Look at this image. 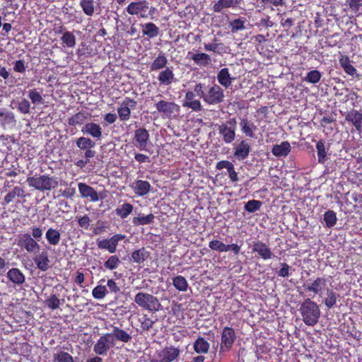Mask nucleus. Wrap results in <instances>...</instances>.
I'll list each match as a JSON object with an SVG mask.
<instances>
[{
    "label": "nucleus",
    "instance_id": "cd10ccee",
    "mask_svg": "<svg viewBox=\"0 0 362 362\" xmlns=\"http://www.w3.org/2000/svg\"><path fill=\"white\" fill-rule=\"evenodd\" d=\"M175 74L172 67H167L165 70L161 71L158 76V80L160 83L164 86L170 85L173 82Z\"/></svg>",
    "mask_w": 362,
    "mask_h": 362
},
{
    "label": "nucleus",
    "instance_id": "4468645a",
    "mask_svg": "<svg viewBox=\"0 0 362 362\" xmlns=\"http://www.w3.org/2000/svg\"><path fill=\"white\" fill-rule=\"evenodd\" d=\"M125 238V235L122 234H116L112 236L110 239H105L98 243V246L100 249L108 250L110 253H114L116 251L118 243Z\"/></svg>",
    "mask_w": 362,
    "mask_h": 362
},
{
    "label": "nucleus",
    "instance_id": "8fccbe9b",
    "mask_svg": "<svg viewBox=\"0 0 362 362\" xmlns=\"http://www.w3.org/2000/svg\"><path fill=\"white\" fill-rule=\"evenodd\" d=\"M24 190L19 187H15L11 192H9L4 197V202L6 204L11 203L16 197H23Z\"/></svg>",
    "mask_w": 362,
    "mask_h": 362
},
{
    "label": "nucleus",
    "instance_id": "de8ad7c7",
    "mask_svg": "<svg viewBox=\"0 0 362 362\" xmlns=\"http://www.w3.org/2000/svg\"><path fill=\"white\" fill-rule=\"evenodd\" d=\"M326 294L327 297L325 298L324 303L327 308L329 309L336 304L339 295L331 289H327Z\"/></svg>",
    "mask_w": 362,
    "mask_h": 362
},
{
    "label": "nucleus",
    "instance_id": "ea45409f",
    "mask_svg": "<svg viewBox=\"0 0 362 362\" xmlns=\"http://www.w3.org/2000/svg\"><path fill=\"white\" fill-rule=\"evenodd\" d=\"M79 5L83 13L88 16H92L95 13L94 0H80Z\"/></svg>",
    "mask_w": 362,
    "mask_h": 362
},
{
    "label": "nucleus",
    "instance_id": "473e14b6",
    "mask_svg": "<svg viewBox=\"0 0 362 362\" xmlns=\"http://www.w3.org/2000/svg\"><path fill=\"white\" fill-rule=\"evenodd\" d=\"M328 147L327 148L325 145V143L323 141L320 140L316 144V150H317V160L319 163H325L327 159V150Z\"/></svg>",
    "mask_w": 362,
    "mask_h": 362
},
{
    "label": "nucleus",
    "instance_id": "79ce46f5",
    "mask_svg": "<svg viewBox=\"0 0 362 362\" xmlns=\"http://www.w3.org/2000/svg\"><path fill=\"white\" fill-rule=\"evenodd\" d=\"M133 206L129 203H124L115 209L116 214L121 218H127L133 211Z\"/></svg>",
    "mask_w": 362,
    "mask_h": 362
},
{
    "label": "nucleus",
    "instance_id": "774afa93",
    "mask_svg": "<svg viewBox=\"0 0 362 362\" xmlns=\"http://www.w3.org/2000/svg\"><path fill=\"white\" fill-rule=\"evenodd\" d=\"M233 166H234L233 164L228 160H222V161L218 162L216 164V168L218 170H221V169L226 168L228 170V171L230 169H231Z\"/></svg>",
    "mask_w": 362,
    "mask_h": 362
},
{
    "label": "nucleus",
    "instance_id": "bf43d9fd",
    "mask_svg": "<svg viewBox=\"0 0 362 362\" xmlns=\"http://www.w3.org/2000/svg\"><path fill=\"white\" fill-rule=\"evenodd\" d=\"M139 322L141 323V328L144 331L149 330L155 323V320H153L152 319L148 317L147 315H143L139 318Z\"/></svg>",
    "mask_w": 362,
    "mask_h": 362
},
{
    "label": "nucleus",
    "instance_id": "49530a36",
    "mask_svg": "<svg viewBox=\"0 0 362 362\" xmlns=\"http://www.w3.org/2000/svg\"><path fill=\"white\" fill-rule=\"evenodd\" d=\"M148 257V253L144 248L135 250L132 254V259L136 263H141Z\"/></svg>",
    "mask_w": 362,
    "mask_h": 362
},
{
    "label": "nucleus",
    "instance_id": "09e8293b",
    "mask_svg": "<svg viewBox=\"0 0 362 362\" xmlns=\"http://www.w3.org/2000/svg\"><path fill=\"white\" fill-rule=\"evenodd\" d=\"M61 40L63 45L67 47L71 48L76 45V37L72 33L69 31L64 32Z\"/></svg>",
    "mask_w": 362,
    "mask_h": 362
},
{
    "label": "nucleus",
    "instance_id": "6e6d98bb",
    "mask_svg": "<svg viewBox=\"0 0 362 362\" xmlns=\"http://www.w3.org/2000/svg\"><path fill=\"white\" fill-rule=\"evenodd\" d=\"M54 361L74 362V359L69 353L61 351L54 354Z\"/></svg>",
    "mask_w": 362,
    "mask_h": 362
},
{
    "label": "nucleus",
    "instance_id": "412c9836",
    "mask_svg": "<svg viewBox=\"0 0 362 362\" xmlns=\"http://www.w3.org/2000/svg\"><path fill=\"white\" fill-rule=\"evenodd\" d=\"M109 334L112 337V339H113V342H115V345L116 344L117 341H119L123 343H128L132 339V336L125 330L115 326L112 327V331L110 332Z\"/></svg>",
    "mask_w": 362,
    "mask_h": 362
},
{
    "label": "nucleus",
    "instance_id": "052dcab7",
    "mask_svg": "<svg viewBox=\"0 0 362 362\" xmlns=\"http://www.w3.org/2000/svg\"><path fill=\"white\" fill-rule=\"evenodd\" d=\"M262 202L259 200H250L245 205V210L250 213H253L260 209Z\"/></svg>",
    "mask_w": 362,
    "mask_h": 362
},
{
    "label": "nucleus",
    "instance_id": "c03bdc74",
    "mask_svg": "<svg viewBox=\"0 0 362 362\" xmlns=\"http://www.w3.org/2000/svg\"><path fill=\"white\" fill-rule=\"evenodd\" d=\"M76 146L81 150H86L95 147V143L88 137L81 136L76 140Z\"/></svg>",
    "mask_w": 362,
    "mask_h": 362
},
{
    "label": "nucleus",
    "instance_id": "6ab92c4d",
    "mask_svg": "<svg viewBox=\"0 0 362 362\" xmlns=\"http://www.w3.org/2000/svg\"><path fill=\"white\" fill-rule=\"evenodd\" d=\"M252 251L258 253L264 260L269 259L273 256L272 252L268 245L261 241L254 242Z\"/></svg>",
    "mask_w": 362,
    "mask_h": 362
},
{
    "label": "nucleus",
    "instance_id": "0eeeda50",
    "mask_svg": "<svg viewBox=\"0 0 362 362\" xmlns=\"http://www.w3.org/2000/svg\"><path fill=\"white\" fill-rule=\"evenodd\" d=\"M157 110L168 118L175 117L180 112V106L174 102L160 100L156 105Z\"/></svg>",
    "mask_w": 362,
    "mask_h": 362
},
{
    "label": "nucleus",
    "instance_id": "1a4fd4ad",
    "mask_svg": "<svg viewBox=\"0 0 362 362\" xmlns=\"http://www.w3.org/2000/svg\"><path fill=\"white\" fill-rule=\"evenodd\" d=\"M180 350L174 346H168L162 349L156 358H153L151 362H173L180 355Z\"/></svg>",
    "mask_w": 362,
    "mask_h": 362
},
{
    "label": "nucleus",
    "instance_id": "2eb2a0df",
    "mask_svg": "<svg viewBox=\"0 0 362 362\" xmlns=\"http://www.w3.org/2000/svg\"><path fill=\"white\" fill-rule=\"evenodd\" d=\"M196 92L187 90L185 93V99L182 103L184 107L192 109L194 112H200L202 110V105L199 99H196Z\"/></svg>",
    "mask_w": 362,
    "mask_h": 362
},
{
    "label": "nucleus",
    "instance_id": "7c9ffc66",
    "mask_svg": "<svg viewBox=\"0 0 362 362\" xmlns=\"http://www.w3.org/2000/svg\"><path fill=\"white\" fill-rule=\"evenodd\" d=\"M291 151V145L288 141H283L280 144L274 145L272 153L277 157L286 156Z\"/></svg>",
    "mask_w": 362,
    "mask_h": 362
},
{
    "label": "nucleus",
    "instance_id": "9d476101",
    "mask_svg": "<svg viewBox=\"0 0 362 362\" xmlns=\"http://www.w3.org/2000/svg\"><path fill=\"white\" fill-rule=\"evenodd\" d=\"M148 8V3L146 0L132 1L127 7V13L132 16H139L141 18H146V11Z\"/></svg>",
    "mask_w": 362,
    "mask_h": 362
},
{
    "label": "nucleus",
    "instance_id": "9b49d317",
    "mask_svg": "<svg viewBox=\"0 0 362 362\" xmlns=\"http://www.w3.org/2000/svg\"><path fill=\"white\" fill-rule=\"evenodd\" d=\"M235 334L233 329L226 327L221 334V342L220 345L221 351H229L235 341Z\"/></svg>",
    "mask_w": 362,
    "mask_h": 362
},
{
    "label": "nucleus",
    "instance_id": "b1692460",
    "mask_svg": "<svg viewBox=\"0 0 362 362\" xmlns=\"http://www.w3.org/2000/svg\"><path fill=\"white\" fill-rule=\"evenodd\" d=\"M327 281L324 278L318 277L313 282L304 284L305 289L315 294L320 293L326 286Z\"/></svg>",
    "mask_w": 362,
    "mask_h": 362
},
{
    "label": "nucleus",
    "instance_id": "c85d7f7f",
    "mask_svg": "<svg viewBox=\"0 0 362 362\" xmlns=\"http://www.w3.org/2000/svg\"><path fill=\"white\" fill-rule=\"evenodd\" d=\"M346 120L351 122L358 131L362 130V114L357 110H351L346 116Z\"/></svg>",
    "mask_w": 362,
    "mask_h": 362
},
{
    "label": "nucleus",
    "instance_id": "39448f33",
    "mask_svg": "<svg viewBox=\"0 0 362 362\" xmlns=\"http://www.w3.org/2000/svg\"><path fill=\"white\" fill-rule=\"evenodd\" d=\"M236 129L237 122L233 118L218 125V132L225 143L230 144L235 140Z\"/></svg>",
    "mask_w": 362,
    "mask_h": 362
},
{
    "label": "nucleus",
    "instance_id": "5fc2aeb1",
    "mask_svg": "<svg viewBox=\"0 0 362 362\" xmlns=\"http://www.w3.org/2000/svg\"><path fill=\"white\" fill-rule=\"evenodd\" d=\"M245 23V20L237 18L230 22L229 27L231 28L233 33H235L239 30H245L246 28Z\"/></svg>",
    "mask_w": 362,
    "mask_h": 362
},
{
    "label": "nucleus",
    "instance_id": "a18cd8bd",
    "mask_svg": "<svg viewBox=\"0 0 362 362\" xmlns=\"http://www.w3.org/2000/svg\"><path fill=\"white\" fill-rule=\"evenodd\" d=\"M337 221V214L334 211L328 210L324 214V221L326 227L332 228L336 224Z\"/></svg>",
    "mask_w": 362,
    "mask_h": 362
},
{
    "label": "nucleus",
    "instance_id": "e2e57ef3",
    "mask_svg": "<svg viewBox=\"0 0 362 362\" xmlns=\"http://www.w3.org/2000/svg\"><path fill=\"white\" fill-rule=\"evenodd\" d=\"M30 104L26 99H23L18 104V110L23 114H28L30 112Z\"/></svg>",
    "mask_w": 362,
    "mask_h": 362
},
{
    "label": "nucleus",
    "instance_id": "c756f323",
    "mask_svg": "<svg viewBox=\"0 0 362 362\" xmlns=\"http://www.w3.org/2000/svg\"><path fill=\"white\" fill-rule=\"evenodd\" d=\"M241 0H218L213 6V10L214 12H221L224 8H228L231 7H235L240 4Z\"/></svg>",
    "mask_w": 362,
    "mask_h": 362
},
{
    "label": "nucleus",
    "instance_id": "e433bc0d",
    "mask_svg": "<svg viewBox=\"0 0 362 362\" xmlns=\"http://www.w3.org/2000/svg\"><path fill=\"white\" fill-rule=\"evenodd\" d=\"M191 59L199 66H206L211 61L210 56L206 53L193 54L191 57Z\"/></svg>",
    "mask_w": 362,
    "mask_h": 362
},
{
    "label": "nucleus",
    "instance_id": "f3484780",
    "mask_svg": "<svg viewBox=\"0 0 362 362\" xmlns=\"http://www.w3.org/2000/svg\"><path fill=\"white\" fill-rule=\"evenodd\" d=\"M16 119L14 114L6 108H0V125L6 129L16 125Z\"/></svg>",
    "mask_w": 362,
    "mask_h": 362
},
{
    "label": "nucleus",
    "instance_id": "a878e982",
    "mask_svg": "<svg viewBox=\"0 0 362 362\" xmlns=\"http://www.w3.org/2000/svg\"><path fill=\"white\" fill-rule=\"evenodd\" d=\"M250 151V144L245 140H243L235 148L234 156L239 160H244L248 156Z\"/></svg>",
    "mask_w": 362,
    "mask_h": 362
},
{
    "label": "nucleus",
    "instance_id": "f8f14e48",
    "mask_svg": "<svg viewBox=\"0 0 362 362\" xmlns=\"http://www.w3.org/2000/svg\"><path fill=\"white\" fill-rule=\"evenodd\" d=\"M134 139L135 146L141 151H147L149 143L150 134L147 129L141 127L135 130Z\"/></svg>",
    "mask_w": 362,
    "mask_h": 362
},
{
    "label": "nucleus",
    "instance_id": "69168bd1",
    "mask_svg": "<svg viewBox=\"0 0 362 362\" xmlns=\"http://www.w3.org/2000/svg\"><path fill=\"white\" fill-rule=\"evenodd\" d=\"M78 221L80 227L84 229H88L90 226V220L87 215H84L83 216L79 217Z\"/></svg>",
    "mask_w": 362,
    "mask_h": 362
},
{
    "label": "nucleus",
    "instance_id": "f03ea898",
    "mask_svg": "<svg viewBox=\"0 0 362 362\" xmlns=\"http://www.w3.org/2000/svg\"><path fill=\"white\" fill-rule=\"evenodd\" d=\"M300 312L305 325H315L320 316V310L316 303L309 298L305 299L300 307Z\"/></svg>",
    "mask_w": 362,
    "mask_h": 362
},
{
    "label": "nucleus",
    "instance_id": "4d7b16f0",
    "mask_svg": "<svg viewBox=\"0 0 362 362\" xmlns=\"http://www.w3.org/2000/svg\"><path fill=\"white\" fill-rule=\"evenodd\" d=\"M45 303L49 308L56 310L59 307L61 300L56 295L52 294L45 300Z\"/></svg>",
    "mask_w": 362,
    "mask_h": 362
},
{
    "label": "nucleus",
    "instance_id": "2f4dec72",
    "mask_svg": "<svg viewBox=\"0 0 362 362\" xmlns=\"http://www.w3.org/2000/svg\"><path fill=\"white\" fill-rule=\"evenodd\" d=\"M141 26L143 35H146L149 38H154L159 33V28L153 23H146L141 24Z\"/></svg>",
    "mask_w": 362,
    "mask_h": 362
},
{
    "label": "nucleus",
    "instance_id": "37998d69",
    "mask_svg": "<svg viewBox=\"0 0 362 362\" xmlns=\"http://www.w3.org/2000/svg\"><path fill=\"white\" fill-rule=\"evenodd\" d=\"M173 284L179 291L185 292L188 288V283L182 276H177L173 279Z\"/></svg>",
    "mask_w": 362,
    "mask_h": 362
},
{
    "label": "nucleus",
    "instance_id": "0e129e2a",
    "mask_svg": "<svg viewBox=\"0 0 362 362\" xmlns=\"http://www.w3.org/2000/svg\"><path fill=\"white\" fill-rule=\"evenodd\" d=\"M42 234H43V232H42V229L41 228L35 226L31 228V234L30 235H31L32 238L34 240H35L36 241L41 239Z\"/></svg>",
    "mask_w": 362,
    "mask_h": 362
},
{
    "label": "nucleus",
    "instance_id": "f704fd0d",
    "mask_svg": "<svg viewBox=\"0 0 362 362\" xmlns=\"http://www.w3.org/2000/svg\"><path fill=\"white\" fill-rule=\"evenodd\" d=\"M167 64V57L163 52H160L157 57L153 60V62L151 64L150 69L151 71L160 70L165 68Z\"/></svg>",
    "mask_w": 362,
    "mask_h": 362
},
{
    "label": "nucleus",
    "instance_id": "603ef678",
    "mask_svg": "<svg viewBox=\"0 0 362 362\" xmlns=\"http://www.w3.org/2000/svg\"><path fill=\"white\" fill-rule=\"evenodd\" d=\"M28 97L30 99L32 103L35 105H40L44 103L40 92H39L35 88L31 89L28 91Z\"/></svg>",
    "mask_w": 362,
    "mask_h": 362
},
{
    "label": "nucleus",
    "instance_id": "5701e85b",
    "mask_svg": "<svg viewBox=\"0 0 362 362\" xmlns=\"http://www.w3.org/2000/svg\"><path fill=\"white\" fill-rule=\"evenodd\" d=\"M132 188L138 196H144L147 194L151 190V185L148 181L138 180H136L132 185Z\"/></svg>",
    "mask_w": 362,
    "mask_h": 362
},
{
    "label": "nucleus",
    "instance_id": "dca6fc26",
    "mask_svg": "<svg viewBox=\"0 0 362 362\" xmlns=\"http://www.w3.org/2000/svg\"><path fill=\"white\" fill-rule=\"evenodd\" d=\"M209 247L211 250L220 252H226L231 250L235 255L238 254L240 250V247L237 244L233 243L230 245H226L218 240H213L210 241L209 243Z\"/></svg>",
    "mask_w": 362,
    "mask_h": 362
},
{
    "label": "nucleus",
    "instance_id": "3c124183",
    "mask_svg": "<svg viewBox=\"0 0 362 362\" xmlns=\"http://www.w3.org/2000/svg\"><path fill=\"white\" fill-rule=\"evenodd\" d=\"M88 119L87 114L78 112L69 119V124L71 126L83 124Z\"/></svg>",
    "mask_w": 362,
    "mask_h": 362
},
{
    "label": "nucleus",
    "instance_id": "a211bd4d",
    "mask_svg": "<svg viewBox=\"0 0 362 362\" xmlns=\"http://www.w3.org/2000/svg\"><path fill=\"white\" fill-rule=\"evenodd\" d=\"M78 186L82 198L89 199L93 202H96L99 200L98 194L93 187L83 182L78 183Z\"/></svg>",
    "mask_w": 362,
    "mask_h": 362
},
{
    "label": "nucleus",
    "instance_id": "72a5a7b5",
    "mask_svg": "<svg viewBox=\"0 0 362 362\" xmlns=\"http://www.w3.org/2000/svg\"><path fill=\"white\" fill-rule=\"evenodd\" d=\"M339 61L341 66L347 74L353 76L356 74V69L351 64V61L347 56L341 55Z\"/></svg>",
    "mask_w": 362,
    "mask_h": 362
},
{
    "label": "nucleus",
    "instance_id": "bb28decb",
    "mask_svg": "<svg viewBox=\"0 0 362 362\" xmlns=\"http://www.w3.org/2000/svg\"><path fill=\"white\" fill-rule=\"evenodd\" d=\"M33 261L40 270L46 271L48 269L49 259L46 251H43L38 255L36 254L33 257Z\"/></svg>",
    "mask_w": 362,
    "mask_h": 362
},
{
    "label": "nucleus",
    "instance_id": "864d4df0",
    "mask_svg": "<svg viewBox=\"0 0 362 362\" xmlns=\"http://www.w3.org/2000/svg\"><path fill=\"white\" fill-rule=\"evenodd\" d=\"M321 77L322 74L319 71L313 70L307 74L304 81L310 83H317L320 81Z\"/></svg>",
    "mask_w": 362,
    "mask_h": 362
},
{
    "label": "nucleus",
    "instance_id": "4be33fe9",
    "mask_svg": "<svg viewBox=\"0 0 362 362\" xmlns=\"http://www.w3.org/2000/svg\"><path fill=\"white\" fill-rule=\"evenodd\" d=\"M7 278L15 285L21 286L25 281V276L18 268H12L6 274Z\"/></svg>",
    "mask_w": 362,
    "mask_h": 362
},
{
    "label": "nucleus",
    "instance_id": "338daca9",
    "mask_svg": "<svg viewBox=\"0 0 362 362\" xmlns=\"http://www.w3.org/2000/svg\"><path fill=\"white\" fill-rule=\"evenodd\" d=\"M291 267L286 263L281 264V268L278 272V275L281 277H286L289 275V270Z\"/></svg>",
    "mask_w": 362,
    "mask_h": 362
},
{
    "label": "nucleus",
    "instance_id": "aec40b11",
    "mask_svg": "<svg viewBox=\"0 0 362 362\" xmlns=\"http://www.w3.org/2000/svg\"><path fill=\"white\" fill-rule=\"evenodd\" d=\"M81 132L97 139H100L102 137V128L98 124L94 122L86 123L82 127Z\"/></svg>",
    "mask_w": 362,
    "mask_h": 362
},
{
    "label": "nucleus",
    "instance_id": "58836bf2",
    "mask_svg": "<svg viewBox=\"0 0 362 362\" xmlns=\"http://www.w3.org/2000/svg\"><path fill=\"white\" fill-rule=\"evenodd\" d=\"M209 343L203 337H199L194 342V349L197 354H206L209 349Z\"/></svg>",
    "mask_w": 362,
    "mask_h": 362
},
{
    "label": "nucleus",
    "instance_id": "13d9d810",
    "mask_svg": "<svg viewBox=\"0 0 362 362\" xmlns=\"http://www.w3.org/2000/svg\"><path fill=\"white\" fill-rule=\"evenodd\" d=\"M107 293L105 286L98 285L92 291V295L94 298L100 300L103 299Z\"/></svg>",
    "mask_w": 362,
    "mask_h": 362
},
{
    "label": "nucleus",
    "instance_id": "c9c22d12",
    "mask_svg": "<svg viewBox=\"0 0 362 362\" xmlns=\"http://www.w3.org/2000/svg\"><path fill=\"white\" fill-rule=\"evenodd\" d=\"M45 238L49 244L57 245L60 241L61 234L59 230L49 228L45 233Z\"/></svg>",
    "mask_w": 362,
    "mask_h": 362
},
{
    "label": "nucleus",
    "instance_id": "423d86ee",
    "mask_svg": "<svg viewBox=\"0 0 362 362\" xmlns=\"http://www.w3.org/2000/svg\"><path fill=\"white\" fill-rule=\"evenodd\" d=\"M17 245L29 254L36 255L40 250V245L34 240L30 233H25L18 236Z\"/></svg>",
    "mask_w": 362,
    "mask_h": 362
},
{
    "label": "nucleus",
    "instance_id": "680f3d73",
    "mask_svg": "<svg viewBox=\"0 0 362 362\" xmlns=\"http://www.w3.org/2000/svg\"><path fill=\"white\" fill-rule=\"evenodd\" d=\"M119 263V258L116 255H112L105 262L104 266L105 268L112 270L116 269Z\"/></svg>",
    "mask_w": 362,
    "mask_h": 362
},
{
    "label": "nucleus",
    "instance_id": "a19ab883",
    "mask_svg": "<svg viewBox=\"0 0 362 362\" xmlns=\"http://www.w3.org/2000/svg\"><path fill=\"white\" fill-rule=\"evenodd\" d=\"M155 216L153 214H150L147 216L139 215L138 216L134 217L132 223L135 226H143L151 224L153 222Z\"/></svg>",
    "mask_w": 362,
    "mask_h": 362
},
{
    "label": "nucleus",
    "instance_id": "393cba45",
    "mask_svg": "<svg viewBox=\"0 0 362 362\" xmlns=\"http://www.w3.org/2000/svg\"><path fill=\"white\" fill-rule=\"evenodd\" d=\"M217 80L222 86L227 88L232 84L235 78L230 75L228 68H223L218 71Z\"/></svg>",
    "mask_w": 362,
    "mask_h": 362
},
{
    "label": "nucleus",
    "instance_id": "f257e3e1",
    "mask_svg": "<svg viewBox=\"0 0 362 362\" xmlns=\"http://www.w3.org/2000/svg\"><path fill=\"white\" fill-rule=\"evenodd\" d=\"M204 85L199 83L194 86V92L197 95L202 98L203 100L208 105H214L223 101L224 93L223 90L218 85L204 88Z\"/></svg>",
    "mask_w": 362,
    "mask_h": 362
},
{
    "label": "nucleus",
    "instance_id": "4c0bfd02",
    "mask_svg": "<svg viewBox=\"0 0 362 362\" xmlns=\"http://www.w3.org/2000/svg\"><path fill=\"white\" fill-rule=\"evenodd\" d=\"M242 132L249 137H254V132L257 129V127L250 122L247 119H242L240 122Z\"/></svg>",
    "mask_w": 362,
    "mask_h": 362
},
{
    "label": "nucleus",
    "instance_id": "20e7f679",
    "mask_svg": "<svg viewBox=\"0 0 362 362\" xmlns=\"http://www.w3.org/2000/svg\"><path fill=\"white\" fill-rule=\"evenodd\" d=\"M134 302L141 308L149 311H158L161 309L159 300L154 296L144 292L138 293Z\"/></svg>",
    "mask_w": 362,
    "mask_h": 362
},
{
    "label": "nucleus",
    "instance_id": "7ed1b4c3",
    "mask_svg": "<svg viewBox=\"0 0 362 362\" xmlns=\"http://www.w3.org/2000/svg\"><path fill=\"white\" fill-rule=\"evenodd\" d=\"M26 182L29 187L40 192L50 191L58 185V181L56 177H49L47 175L28 176Z\"/></svg>",
    "mask_w": 362,
    "mask_h": 362
},
{
    "label": "nucleus",
    "instance_id": "6e6552de",
    "mask_svg": "<svg viewBox=\"0 0 362 362\" xmlns=\"http://www.w3.org/2000/svg\"><path fill=\"white\" fill-rule=\"evenodd\" d=\"M112 338L109 333L102 335L93 346L94 352L101 356L106 355L108 351L115 346Z\"/></svg>",
    "mask_w": 362,
    "mask_h": 362
},
{
    "label": "nucleus",
    "instance_id": "ddd939ff",
    "mask_svg": "<svg viewBox=\"0 0 362 362\" xmlns=\"http://www.w3.org/2000/svg\"><path fill=\"white\" fill-rule=\"evenodd\" d=\"M136 106V102L129 98H126L117 109L118 115L122 121H127L130 117L131 110Z\"/></svg>",
    "mask_w": 362,
    "mask_h": 362
}]
</instances>
